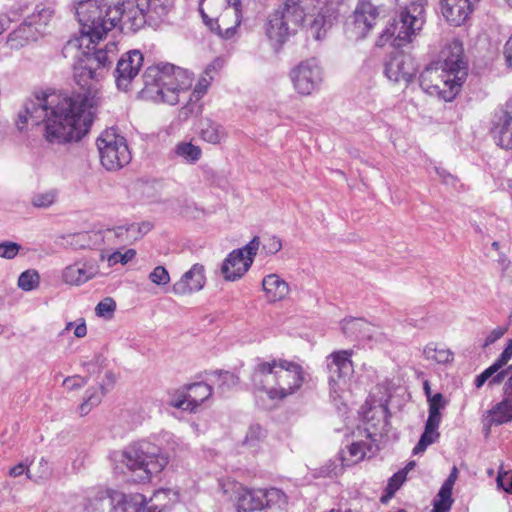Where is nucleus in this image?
<instances>
[{"label": "nucleus", "instance_id": "f257e3e1", "mask_svg": "<svg viewBox=\"0 0 512 512\" xmlns=\"http://www.w3.org/2000/svg\"><path fill=\"white\" fill-rule=\"evenodd\" d=\"M89 48H74L83 58L74 67L77 88L46 90L34 94L24 104L16 125L19 130L44 123V138L50 143L79 141L88 134L99 107L93 82L103 77L117 53L114 43L94 53Z\"/></svg>", "mask_w": 512, "mask_h": 512}, {"label": "nucleus", "instance_id": "f03ea898", "mask_svg": "<svg viewBox=\"0 0 512 512\" xmlns=\"http://www.w3.org/2000/svg\"><path fill=\"white\" fill-rule=\"evenodd\" d=\"M466 76L463 44L454 39L443 46L438 60L421 75V87L431 96L452 101Z\"/></svg>", "mask_w": 512, "mask_h": 512}, {"label": "nucleus", "instance_id": "7ed1b4c3", "mask_svg": "<svg viewBox=\"0 0 512 512\" xmlns=\"http://www.w3.org/2000/svg\"><path fill=\"white\" fill-rule=\"evenodd\" d=\"M303 367L292 360L273 358L256 364L252 374L253 391L256 398L283 400L296 393L303 385Z\"/></svg>", "mask_w": 512, "mask_h": 512}, {"label": "nucleus", "instance_id": "20e7f679", "mask_svg": "<svg viewBox=\"0 0 512 512\" xmlns=\"http://www.w3.org/2000/svg\"><path fill=\"white\" fill-rule=\"evenodd\" d=\"M75 10L80 34L68 42L69 48H89L98 44L124 18L121 0H80Z\"/></svg>", "mask_w": 512, "mask_h": 512}, {"label": "nucleus", "instance_id": "39448f33", "mask_svg": "<svg viewBox=\"0 0 512 512\" xmlns=\"http://www.w3.org/2000/svg\"><path fill=\"white\" fill-rule=\"evenodd\" d=\"M147 92L158 102L176 105L192 84L191 74L172 64L149 67L145 72Z\"/></svg>", "mask_w": 512, "mask_h": 512}, {"label": "nucleus", "instance_id": "423d86ee", "mask_svg": "<svg viewBox=\"0 0 512 512\" xmlns=\"http://www.w3.org/2000/svg\"><path fill=\"white\" fill-rule=\"evenodd\" d=\"M425 22V3L413 1L399 13L398 19L389 22L376 39V46L400 48L410 43Z\"/></svg>", "mask_w": 512, "mask_h": 512}, {"label": "nucleus", "instance_id": "0eeeda50", "mask_svg": "<svg viewBox=\"0 0 512 512\" xmlns=\"http://www.w3.org/2000/svg\"><path fill=\"white\" fill-rule=\"evenodd\" d=\"M121 461L141 482H150L166 468L169 458L155 444L141 440L132 443L122 452Z\"/></svg>", "mask_w": 512, "mask_h": 512}, {"label": "nucleus", "instance_id": "6e6552de", "mask_svg": "<svg viewBox=\"0 0 512 512\" xmlns=\"http://www.w3.org/2000/svg\"><path fill=\"white\" fill-rule=\"evenodd\" d=\"M204 24L222 38H231L241 23L240 0H201Z\"/></svg>", "mask_w": 512, "mask_h": 512}, {"label": "nucleus", "instance_id": "1a4fd4ad", "mask_svg": "<svg viewBox=\"0 0 512 512\" xmlns=\"http://www.w3.org/2000/svg\"><path fill=\"white\" fill-rule=\"evenodd\" d=\"M304 14L307 32L315 40L325 39L338 21L337 4L331 0H295Z\"/></svg>", "mask_w": 512, "mask_h": 512}, {"label": "nucleus", "instance_id": "9d476101", "mask_svg": "<svg viewBox=\"0 0 512 512\" xmlns=\"http://www.w3.org/2000/svg\"><path fill=\"white\" fill-rule=\"evenodd\" d=\"M304 26V14L297 7L295 0H286L283 6L274 11L265 26V33L270 44L280 47L300 27Z\"/></svg>", "mask_w": 512, "mask_h": 512}, {"label": "nucleus", "instance_id": "9b49d317", "mask_svg": "<svg viewBox=\"0 0 512 512\" xmlns=\"http://www.w3.org/2000/svg\"><path fill=\"white\" fill-rule=\"evenodd\" d=\"M86 512H152L148 498L140 492L109 490L88 499Z\"/></svg>", "mask_w": 512, "mask_h": 512}, {"label": "nucleus", "instance_id": "f8f14e48", "mask_svg": "<svg viewBox=\"0 0 512 512\" xmlns=\"http://www.w3.org/2000/svg\"><path fill=\"white\" fill-rule=\"evenodd\" d=\"M100 161L107 170L115 171L128 164L130 152L125 139L114 129H106L97 139Z\"/></svg>", "mask_w": 512, "mask_h": 512}, {"label": "nucleus", "instance_id": "ddd939ff", "mask_svg": "<svg viewBox=\"0 0 512 512\" xmlns=\"http://www.w3.org/2000/svg\"><path fill=\"white\" fill-rule=\"evenodd\" d=\"M259 246L260 240L255 236L245 246L232 250L221 265L223 278L229 282L241 279L252 266Z\"/></svg>", "mask_w": 512, "mask_h": 512}, {"label": "nucleus", "instance_id": "4468645a", "mask_svg": "<svg viewBox=\"0 0 512 512\" xmlns=\"http://www.w3.org/2000/svg\"><path fill=\"white\" fill-rule=\"evenodd\" d=\"M124 5V18L133 29L140 28L146 21H156L167 14V0H126Z\"/></svg>", "mask_w": 512, "mask_h": 512}, {"label": "nucleus", "instance_id": "2eb2a0df", "mask_svg": "<svg viewBox=\"0 0 512 512\" xmlns=\"http://www.w3.org/2000/svg\"><path fill=\"white\" fill-rule=\"evenodd\" d=\"M379 16L378 7L368 1H361L351 19L346 23V34L355 40L365 38L375 26Z\"/></svg>", "mask_w": 512, "mask_h": 512}, {"label": "nucleus", "instance_id": "dca6fc26", "mask_svg": "<svg viewBox=\"0 0 512 512\" xmlns=\"http://www.w3.org/2000/svg\"><path fill=\"white\" fill-rule=\"evenodd\" d=\"M480 0H439L440 11L445 21L454 27L465 24Z\"/></svg>", "mask_w": 512, "mask_h": 512}, {"label": "nucleus", "instance_id": "f3484780", "mask_svg": "<svg viewBox=\"0 0 512 512\" xmlns=\"http://www.w3.org/2000/svg\"><path fill=\"white\" fill-rule=\"evenodd\" d=\"M353 350H338L332 352L328 359L329 386L334 392H337L342 382L353 369Z\"/></svg>", "mask_w": 512, "mask_h": 512}, {"label": "nucleus", "instance_id": "a211bd4d", "mask_svg": "<svg viewBox=\"0 0 512 512\" xmlns=\"http://www.w3.org/2000/svg\"><path fill=\"white\" fill-rule=\"evenodd\" d=\"M98 275V265L94 261L78 260L62 270L61 280L68 286L79 287Z\"/></svg>", "mask_w": 512, "mask_h": 512}, {"label": "nucleus", "instance_id": "6ab92c4d", "mask_svg": "<svg viewBox=\"0 0 512 512\" xmlns=\"http://www.w3.org/2000/svg\"><path fill=\"white\" fill-rule=\"evenodd\" d=\"M294 89L301 95H310L321 81V71L316 64L302 63L291 73Z\"/></svg>", "mask_w": 512, "mask_h": 512}, {"label": "nucleus", "instance_id": "aec40b11", "mask_svg": "<svg viewBox=\"0 0 512 512\" xmlns=\"http://www.w3.org/2000/svg\"><path fill=\"white\" fill-rule=\"evenodd\" d=\"M205 281L204 266L200 263H195L173 284L172 290L177 295L192 294L202 290Z\"/></svg>", "mask_w": 512, "mask_h": 512}, {"label": "nucleus", "instance_id": "412c9836", "mask_svg": "<svg viewBox=\"0 0 512 512\" xmlns=\"http://www.w3.org/2000/svg\"><path fill=\"white\" fill-rule=\"evenodd\" d=\"M143 64V56L140 51H129L122 57L116 68V83L119 88L125 89L128 83L138 75Z\"/></svg>", "mask_w": 512, "mask_h": 512}, {"label": "nucleus", "instance_id": "4be33fe9", "mask_svg": "<svg viewBox=\"0 0 512 512\" xmlns=\"http://www.w3.org/2000/svg\"><path fill=\"white\" fill-rule=\"evenodd\" d=\"M261 285L264 299L270 304L282 302L290 295L289 283L278 274L264 276Z\"/></svg>", "mask_w": 512, "mask_h": 512}, {"label": "nucleus", "instance_id": "5701e85b", "mask_svg": "<svg viewBox=\"0 0 512 512\" xmlns=\"http://www.w3.org/2000/svg\"><path fill=\"white\" fill-rule=\"evenodd\" d=\"M210 395L211 390L208 385L203 383L194 384L188 387L186 394L173 400L171 405L178 409L193 411Z\"/></svg>", "mask_w": 512, "mask_h": 512}, {"label": "nucleus", "instance_id": "b1692460", "mask_svg": "<svg viewBox=\"0 0 512 512\" xmlns=\"http://www.w3.org/2000/svg\"><path fill=\"white\" fill-rule=\"evenodd\" d=\"M386 76L395 83H408L414 73L412 62L404 55L392 57L386 64Z\"/></svg>", "mask_w": 512, "mask_h": 512}, {"label": "nucleus", "instance_id": "393cba45", "mask_svg": "<svg viewBox=\"0 0 512 512\" xmlns=\"http://www.w3.org/2000/svg\"><path fill=\"white\" fill-rule=\"evenodd\" d=\"M237 512H255L265 508V494L262 489L241 488L236 497Z\"/></svg>", "mask_w": 512, "mask_h": 512}, {"label": "nucleus", "instance_id": "a878e982", "mask_svg": "<svg viewBox=\"0 0 512 512\" xmlns=\"http://www.w3.org/2000/svg\"><path fill=\"white\" fill-rule=\"evenodd\" d=\"M458 478V469L454 466L445 482L439 489L433 500L431 512H449L453 505L452 492L454 484Z\"/></svg>", "mask_w": 512, "mask_h": 512}, {"label": "nucleus", "instance_id": "bb28decb", "mask_svg": "<svg viewBox=\"0 0 512 512\" xmlns=\"http://www.w3.org/2000/svg\"><path fill=\"white\" fill-rule=\"evenodd\" d=\"M424 360L431 366H448L454 361V353L446 345L429 342L423 348Z\"/></svg>", "mask_w": 512, "mask_h": 512}, {"label": "nucleus", "instance_id": "cd10ccee", "mask_svg": "<svg viewBox=\"0 0 512 512\" xmlns=\"http://www.w3.org/2000/svg\"><path fill=\"white\" fill-rule=\"evenodd\" d=\"M370 450V445L367 441L360 440L352 442L346 450H342L339 458L342 466L349 467L363 461L367 452Z\"/></svg>", "mask_w": 512, "mask_h": 512}, {"label": "nucleus", "instance_id": "c85d7f7f", "mask_svg": "<svg viewBox=\"0 0 512 512\" xmlns=\"http://www.w3.org/2000/svg\"><path fill=\"white\" fill-rule=\"evenodd\" d=\"M492 423L504 424L512 420V392L509 390V384H505L504 398L489 411Z\"/></svg>", "mask_w": 512, "mask_h": 512}, {"label": "nucleus", "instance_id": "c756f323", "mask_svg": "<svg viewBox=\"0 0 512 512\" xmlns=\"http://www.w3.org/2000/svg\"><path fill=\"white\" fill-rule=\"evenodd\" d=\"M345 335L351 338H369L374 326L363 318H345L341 322Z\"/></svg>", "mask_w": 512, "mask_h": 512}, {"label": "nucleus", "instance_id": "7c9ffc66", "mask_svg": "<svg viewBox=\"0 0 512 512\" xmlns=\"http://www.w3.org/2000/svg\"><path fill=\"white\" fill-rule=\"evenodd\" d=\"M381 407L382 403L377 398L376 393L371 392L358 411L359 417L362 421L374 427L379 421Z\"/></svg>", "mask_w": 512, "mask_h": 512}, {"label": "nucleus", "instance_id": "2f4dec72", "mask_svg": "<svg viewBox=\"0 0 512 512\" xmlns=\"http://www.w3.org/2000/svg\"><path fill=\"white\" fill-rule=\"evenodd\" d=\"M31 26L23 23L15 29L8 38L7 44L11 49H19L38 39Z\"/></svg>", "mask_w": 512, "mask_h": 512}, {"label": "nucleus", "instance_id": "473e14b6", "mask_svg": "<svg viewBox=\"0 0 512 512\" xmlns=\"http://www.w3.org/2000/svg\"><path fill=\"white\" fill-rule=\"evenodd\" d=\"M52 19L53 11L50 8H41L34 11L25 23L31 26L37 36L40 37L45 34Z\"/></svg>", "mask_w": 512, "mask_h": 512}, {"label": "nucleus", "instance_id": "72a5a7b5", "mask_svg": "<svg viewBox=\"0 0 512 512\" xmlns=\"http://www.w3.org/2000/svg\"><path fill=\"white\" fill-rule=\"evenodd\" d=\"M177 493L169 489H159L148 498L152 512H161L177 501Z\"/></svg>", "mask_w": 512, "mask_h": 512}, {"label": "nucleus", "instance_id": "f704fd0d", "mask_svg": "<svg viewBox=\"0 0 512 512\" xmlns=\"http://www.w3.org/2000/svg\"><path fill=\"white\" fill-rule=\"evenodd\" d=\"M440 421L427 419L424 433L422 434L418 444L413 449L414 454L424 452L426 448L433 444L439 437L438 427Z\"/></svg>", "mask_w": 512, "mask_h": 512}, {"label": "nucleus", "instance_id": "c9c22d12", "mask_svg": "<svg viewBox=\"0 0 512 512\" xmlns=\"http://www.w3.org/2000/svg\"><path fill=\"white\" fill-rule=\"evenodd\" d=\"M503 367V365H499L498 367L494 368V363L490 365L476 377L475 386L480 388L486 382H488L490 386L501 384L506 377V371L502 370Z\"/></svg>", "mask_w": 512, "mask_h": 512}, {"label": "nucleus", "instance_id": "e433bc0d", "mask_svg": "<svg viewBox=\"0 0 512 512\" xmlns=\"http://www.w3.org/2000/svg\"><path fill=\"white\" fill-rule=\"evenodd\" d=\"M199 135L201 139L210 144H219L224 139L225 132L218 124L210 120H204L201 123Z\"/></svg>", "mask_w": 512, "mask_h": 512}, {"label": "nucleus", "instance_id": "4c0bfd02", "mask_svg": "<svg viewBox=\"0 0 512 512\" xmlns=\"http://www.w3.org/2000/svg\"><path fill=\"white\" fill-rule=\"evenodd\" d=\"M151 229L150 223L131 224L129 226H119L114 229V234L124 241L137 239L140 235Z\"/></svg>", "mask_w": 512, "mask_h": 512}, {"label": "nucleus", "instance_id": "58836bf2", "mask_svg": "<svg viewBox=\"0 0 512 512\" xmlns=\"http://www.w3.org/2000/svg\"><path fill=\"white\" fill-rule=\"evenodd\" d=\"M175 154L186 162L195 163L200 159L202 151L191 142H180L175 147Z\"/></svg>", "mask_w": 512, "mask_h": 512}, {"label": "nucleus", "instance_id": "ea45409f", "mask_svg": "<svg viewBox=\"0 0 512 512\" xmlns=\"http://www.w3.org/2000/svg\"><path fill=\"white\" fill-rule=\"evenodd\" d=\"M212 67L209 66L206 70L199 76L191 95V100H199L201 99L207 92L212 83L213 75H212Z\"/></svg>", "mask_w": 512, "mask_h": 512}, {"label": "nucleus", "instance_id": "a19ab883", "mask_svg": "<svg viewBox=\"0 0 512 512\" xmlns=\"http://www.w3.org/2000/svg\"><path fill=\"white\" fill-rule=\"evenodd\" d=\"M265 494V507L285 509L288 505V498L283 491L272 488L264 490Z\"/></svg>", "mask_w": 512, "mask_h": 512}, {"label": "nucleus", "instance_id": "79ce46f5", "mask_svg": "<svg viewBox=\"0 0 512 512\" xmlns=\"http://www.w3.org/2000/svg\"><path fill=\"white\" fill-rule=\"evenodd\" d=\"M136 256V250L135 249H127L124 252L121 251H114L113 253L109 254L106 257V261L108 263V266L112 267L115 266L118 263H121L122 265H126L130 261H132Z\"/></svg>", "mask_w": 512, "mask_h": 512}, {"label": "nucleus", "instance_id": "37998d69", "mask_svg": "<svg viewBox=\"0 0 512 512\" xmlns=\"http://www.w3.org/2000/svg\"><path fill=\"white\" fill-rule=\"evenodd\" d=\"M116 306L113 298L106 297L96 305L95 314L103 319H111L116 311Z\"/></svg>", "mask_w": 512, "mask_h": 512}, {"label": "nucleus", "instance_id": "c03bdc74", "mask_svg": "<svg viewBox=\"0 0 512 512\" xmlns=\"http://www.w3.org/2000/svg\"><path fill=\"white\" fill-rule=\"evenodd\" d=\"M496 484L498 489L512 494V470H506L501 464L497 471Z\"/></svg>", "mask_w": 512, "mask_h": 512}, {"label": "nucleus", "instance_id": "a18cd8bd", "mask_svg": "<svg viewBox=\"0 0 512 512\" xmlns=\"http://www.w3.org/2000/svg\"><path fill=\"white\" fill-rule=\"evenodd\" d=\"M406 471H398L389 480L387 485V495L382 497V502L386 503L395 492L400 489L403 483L406 481Z\"/></svg>", "mask_w": 512, "mask_h": 512}, {"label": "nucleus", "instance_id": "49530a36", "mask_svg": "<svg viewBox=\"0 0 512 512\" xmlns=\"http://www.w3.org/2000/svg\"><path fill=\"white\" fill-rule=\"evenodd\" d=\"M39 284V275L36 271L23 272L18 279V286L24 291H31Z\"/></svg>", "mask_w": 512, "mask_h": 512}, {"label": "nucleus", "instance_id": "de8ad7c7", "mask_svg": "<svg viewBox=\"0 0 512 512\" xmlns=\"http://www.w3.org/2000/svg\"><path fill=\"white\" fill-rule=\"evenodd\" d=\"M429 404V415L428 419L433 420H441V413L440 410L444 408L445 401L443 399V396L441 393L433 394L432 397H429L428 399Z\"/></svg>", "mask_w": 512, "mask_h": 512}, {"label": "nucleus", "instance_id": "09e8293b", "mask_svg": "<svg viewBox=\"0 0 512 512\" xmlns=\"http://www.w3.org/2000/svg\"><path fill=\"white\" fill-rule=\"evenodd\" d=\"M56 202V192L53 190L37 193L32 198L33 206L37 208H48Z\"/></svg>", "mask_w": 512, "mask_h": 512}, {"label": "nucleus", "instance_id": "8fccbe9b", "mask_svg": "<svg viewBox=\"0 0 512 512\" xmlns=\"http://www.w3.org/2000/svg\"><path fill=\"white\" fill-rule=\"evenodd\" d=\"M149 280L158 287H165L170 283V274L165 267L157 266L149 274Z\"/></svg>", "mask_w": 512, "mask_h": 512}, {"label": "nucleus", "instance_id": "3c124183", "mask_svg": "<svg viewBox=\"0 0 512 512\" xmlns=\"http://www.w3.org/2000/svg\"><path fill=\"white\" fill-rule=\"evenodd\" d=\"M282 248V241L279 237L274 235L266 236L263 239L262 250L267 255H273L279 252Z\"/></svg>", "mask_w": 512, "mask_h": 512}, {"label": "nucleus", "instance_id": "603ef678", "mask_svg": "<svg viewBox=\"0 0 512 512\" xmlns=\"http://www.w3.org/2000/svg\"><path fill=\"white\" fill-rule=\"evenodd\" d=\"M64 331H72L76 338H84L87 335V325L84 318L67 322Z\"/></svg>", "mask_w": 512, "mask_h": 512}, {"label": "nucleus", "instance_id": "864d4df0", "mask_svg": "<svg viewBox=\"0 0 512 512\" xmlns=\"http://www.w3.org/2000/svg\"><path fill=\"white\" fill-rule=\"evenodd\" d=\"M499 145L505 149L512 148V119L506 122V124L502 127L499 139Z\"/></svg>", "mask_w": 512, "mask_h": 512}, {"label": "nucleus", "instance_id": "5fc2aeb1", "mask_svg": "<svg viewBox=\"0 0 512 512\" xmlns=\"http://www.w3.org/2000/svg\"><path fill=\"white\" fill-rule=\"evenodd\" d=\"M85 384L86 380L83 377L79 375H74L65 378L63 380L62 386L66 391L73 392L78 389H81L82 387L85 386Z\"/></svg>", "mask_w": 512, "mask_h": 512}, {"label": "nucleus", "instance_id": "6e6d98bb", "mask_svg": "<svg viewBox=\"0 0 512 512\" xmlns=\"http://www.w3.org/2000/svg\"><path fill=\"white\" fill-rule=\"evenodd\" d=\"M20 250V246L15 242L0 243V257L5 259L14 258Z\"/></svg>", "mask_w": 512, "mask_h": 512}, {"label": "nucleus", "instance_id": "4d7b16f0", "mask_svg": "<svg viewBox=\"0 0 512 512\" xmlns=\"http://www.w3.org/2000/svg\"><path fill=\"white\" fill-rule=\"evenodd\" d=\"M512 359V339H509L498 358L494 361V368L505 366Z\"/></svg>", "mask_w": 512, "mask_h": 512}, {"label": "nucleus", "instance_id": "13d9d810", "mask_svg": "<svg viewBox=\"0 0 512 512\" xmlns=\"http://www.w3.org/2000/svg\"><path fill=\"white\" fill-rule=\"evenodd\" d=\"M35 468H37L36 472L28 474V477L31 479L38 480L46 477L49 474L48 463L44 460L39 461Z\"/></svg>", "mask_w": 512, "mask_h": 512}, {"label": "nucleus", "instance_id": "bf43d9fd", "mask_svg": "<svg viewBox=\"0 0 512 512\" xmlns=\"http://www.w3.org/2000/svg\"><path fill=\"white\" fill-rule=\"evenodd\" d=\"M506 328L504 327H496L494 328L486 337L485 341H484V346L487 347L489 345H491L492 343L496 342L497 340H499L500 338H502L504 336V334L506 333Z\"/></svg>", "mask_w": 512, "mask_h": 512}, {"label": "nucleus", "instance_id": "052dcab7", "mask_svg": "<svg viewBox=\"0 0 512 512\" xmlns=\"http://www.w3.org/2000/svg\"><path fill=\"white\" fill-rule=\"evenodd\" d=\"M104 393V385L101 384L100 385V391L99 393H94L92 394L91 396H89L85 402L81 405V410L82 411H85L86 408L88 407V405H92V404H96L100 401L101 399V396L103 395Z\"/></svg>", "mask_w": 512, "mask_h": 512}, {"label": "nucleus", "instance_id": "680f3d73", "mask_svg": "<svg viewBox=\"0 0 512 512\" xmlns=\"http://www.w3.org/2000/svg\"><path fill=\"white\" fill-rule=\"evenodd\" d=\"M504 56L506 63L509 67H512V35L504 46Z\"/></svg>", "mask_w": 512, "mask_h": 512}, {"label": "nucleus", "instance_id": "e2e57ef3", "mask_svg": "<svg viewBox=\"0 0 512 512\" xmlns=\"http://www.w3.org/2000/svg\"><path fill=\"white\" fill-rule=\"evenodd\" d=\"M27 471H28L27 465H25L23 463H18L17 465L10 468L9 475L12 477H17V476L24 474Z\"/></svg>", "mask_w": 512, "mask_h": 512}, {"label": "nucleus", "instance_id": "0e129e2a", "mask_svg": "<svg viewBox=\"0 0 512 512\" xmlns=\"http://www.w3.org/2000/svg\"><path fill=\"white\" fill-rule=\"evenodd\" d=\"M105 376V379H106V385H112L114 382H115V377L109 373V372H105L104 374Z\"/></svg>", "mask_w": 512, "mask_h": 512}, {"label": "nucleus", "instance_id": "69168bd1", "mask_svg": "<svg viewBox=\"0 0 512 512\" xmlns=\"http://www.w3.org/2000/svg\"><path fill=\"white\" fill-rule=\"evenodd\" d=\"M424 391H425V394H426V396H427V400L429 399V397H432V396H433V394H432V392H431L430 385H429V383H428V382H425V383H424Z\"/></svg>", "mask_w": 512, "mask_h": 512}, {"label": "nucleus", "instance_id": "338daca9", "mask_svg": "<svg viewBox=\"0 0 512 512\" xmlns=\"http://www.w3.org/2000/svg\"><path fill=\"white\" fill-rule=\"evenodd\" d=\"M416 463L414 461H410L405 467L404 469H402L401 471H406V475L408 474V472L410 470H412L414 467H415Z\"/></svg>", "mask_w": 512, "mask_h": 512}, {"label": "nucleus", "instance_id": "774afa93", "mask_svg": "<svg viewBox=\"0 0 512 512\" xmlns=\"http://www.w3.org/2000/svg\"><path fill=\"white\" fill-rule=\"evenodd\" d=\"M335 512H357V511H353L352 509H348V508H345V509H334Z\"/></svg>", "mask_w": 512, "mask_h": 512}]
</instances>
